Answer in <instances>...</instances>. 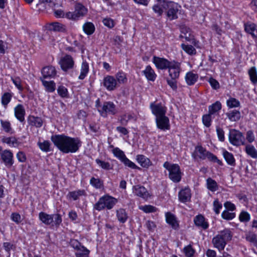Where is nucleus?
<instances>
[{
  "label": "nucleus",
  "mask_w": 257,
  "mask_h": 257,
  "mask_svg": "<svg viewBox=\"0 0 257 257\" xmlns=\"http://www.w3.org/2000/svg\"><path fill=\"white\" fill-rule=\"evenodd\" d=\"M96 163L102 169L106 170H108L112 169L109 163L101 161L98 159L96 160Z\"/></svg>",
  "instance_id": "obj_53"
},
{
  "label": "nucleus",
  "mask_w": 257,
  "mask_h": 257,
  "mask_svg": "<svg viewBox=\"0 0 257 257\" xmlns=\"http://www.w3.org/2000/svg\"><path fill=\"white\" fill-rule=\"evenodd\" d=\"M98 112L102 116L106 117L108 115L116 114L117 109L113 102L104 101L101 108H98Z\"/></svg>",
  "instance_id": "obj_8"
},
{
  "label": "nucleus",
  "mask_w": 257,
  "mask_h": 257,
  "mask_svg": "<svg viewBox=\"0 0 257 257\" xmlns=\"http://www.w3.org/2000/svg\"><path fill=\"white\" fill-rule=\"evenodd\" d=\"M50 31L63 32L65 30V26L58 22L52 23L48 27Z\"/></svg>",
  "instance_id": "obj_34"
},
{
  "label": "nucleus",
  "mask_w": 257,
  "mask_h": 257,
  "mask_svg": "<svg viewBox=\"0 0 257 257\" xmlns=\"http://www.w3.org/2000/svg\"><path fill=\"white\" fill-rule=\"evenodd\" d=\"M222 105L221 103L217 101L208 107V113L212 115L218 114V112L221 110Z\"/></svg>",
  "instance_id": "obj_26"
},
{
  "label": "nucleus",
  "mask_w": 257,
  "mask_h": 257,
  "mask_svg": "<svg viewBox=\"0 0 257 257\" xmlns=\"http://www.w3.org/2000/svg\"><path fill=\"white\" fill-rule=\"evenodd\" d=\"M183 251L185 255L187 257L193 256L195 252V250L192 248L190 244L185 246L183 249Z\"/></svg>",
  "instance_id": "obj_57"
},
{
  "label": "nucleus",
  "mask_w": 257,
  "mask_h": 257,
  "mask_svg": "<svg viewBox=\"0 0 257 257\" xmlns=\"http://www.w3.org/2000/svg\"><path fill=\"white\" fill-rule=\"evenodd\" d=\"M58 94L63 98L67 97L68 96V92L67 89L64 86L60 85L58 86L57 89Z\"/></svg>",
  "instance_id": "obj_52"
},
{
  "label": "nucleus",
  "mask_w": 257,
  "mask_h": 257,
  "mask_svg": "<svg viewBox=\"0 0 257 257\" xmlns=\"http://www.w3.org/2000/svg\"><path fill=\"white\" fill-rule=\"evenodd\" d=\"M103 86L107 90L112 91L118 87L116 79L112 76L107 75L105 77L103 81Z\"/></svg>",
  "instance_id": "obj_13"
},
{
  "label": "nucleus",
  "mask_w": 257,
  "mask_h": 257,
  "mask_svg": "<svg viewBox=\"0 0 257 257\" xmlns=\"http://www.w3.org/2000/svg\"><path fill=\"white\" fill-rule=\"evenodd\" d=\"M40 80L45 87L46 90L48 92H53L55 90L56 84L53 81H48L40 77Z\"/></svg>",
  "instance_id": "obj_27"
},
{
  "label": "nucleus",
  "mask_w": 257,
  "mask_h": 257,
  "mask_svg": "<svg viewBox=\"0 0 257 257\" xmlns=\"http://www.w3.org/2000/svg\"><path fill=\"white\" fill-rule=\"evenodd\" d=\"M89 250L84 246L81 247L80 249L75 253L76 257H88Z\"/></svg>",
  "instance_id": "obj_46"
},
{
  "label": "nucleus",
  "mask_w": 257,
  "mask_h": 257,
  "mask_svg": "<svg viewBox=\"0 0 257 257\" xmlns=\"http://www.w3.org/2000/svg\"><path fill=\"white\" fill-rule=\"evenodd\" d=\"M157 126L163 131L168 130L170 128L169 118L166 115L156 118Z\"/></svg>",
  "instance_id": "obj_14"
},
{
  "label": "nucleus",
  "mask_w": 257,
  "mask_h": 257,
  "mask_svg": "<svg viewBox=\"0 0 257 257\" xmlns=\"http://www.w3.org/2000/svg\"><path fill=\"white\" fill-rule=\"evenodd\" d=\"M112 153L116 157L121 161V162H122V160H123L126 157L124 152L118 148H114L112 150Z\"/></svg>",
  "instance_id": "obj_44"
},
{
  "label": "nucleus",
  "mask_w": 257,
  "mask_h": 257,
  "mask_svg": "<svg viewBox=\"0 0 257 257\" xmlns=\"http://www.w3.org/2000/svg\"><path fill=\"white\" fill-rule=\"evenodd\" d=\"M245 151L246 153L251 158H257V150L252 145H247L245 146Z\"/></svg>",
  "instance_id": "obj_38"
},
{
  "label": "nucleus",
  "mask_w": 257,
  "mask_h": 257,
  "mask_svg": "<svg viewBox=\"0 0 257 257\" xmlns=\"http://www.w3.org/2000/svg\"><path fill=\"white\" fill-rule=\"evenodd\" d=\"M157 4L153 7V10L155 13L158 14L159 16H162L163 13V8L160 4V2L157 0Z\"/></svg>",
  "instance_id": "obj_54"
},
{
  "label": "nucleus",
  "mask_w": 257,
  "mask_h": 257,
  "mask_svg": "<svg viewBox=\"0 0 257 257\" xmlns=\"http://www.w3.org/2000/svg\"><path fill=\"white\" fill-rule=\"evenodd\" d=\"M87 13V9L82 4L78 3L75 5V11L73 12L67 13L66 17L69 19L76 20L84 17Z\"/></svg>",
  "instance_id": "obj_7"
},
{
  "label": "nucleus",
  "mask_w": 257,
  "mask_h": 257,
  "mask_svg": "<svg viewBox=\"0 0 257 257\" xmlns=\"http://www.w3.org/2000/svg\"><path fill=\"white\" fill-rule=\"evenodd\" d=\"M39 218L46 225H50L52 223V214H48L45 212H41L39 214Z\"/></svg>",
  "instance_id": "obj_30"
},
{
  "label": "nucleus",
  "mask_w": 257,
  "mask_h": 257,
  "mask_svg": "<svg viewBox=\"0 0 257 257\" xmlns=\"http://www.w3.org/2000/svg\"><path fill=\"white\" fill-rule=\"evenodd\" d=\"M249 79L253 85L257 84V71L255 67H251L248 70Z\"/></svg>",
  "instance_id": "obj_36"
},
{
  "label": "nucleus",
  "mask_w": 257,
  "mask_h": 257,
  "mask_svg": "<svg viewBox=\"0 0 257 257\" xmlns=\"http://www.w3.org/2000/svg\"><path fill=\"white\" fill-rule=\"evenodd\" d=\"M223 156L226 162L228 165L232 166H235V160L232 154L228 152L225 150H223Z\"/></svg>",
  "instance_id": "obj_28"
},
{
  "label": "nucleus",
  "mask_w": 257,
  "mask_h": 257,
  "mask_svg": "<svg viewBox=\"0 0 257 257\" xmlns=\"http://www.w3.org/2000/svg\"><path fill=\"white\" fill-rule=\"evenodd\" d=\"M2 141L4 143H6L9 145H12L15 146V144L18 143L17 140L15 137H4L2 140Z\"/></svg>",
  "instance_id": "obj_51"
},
{
  "label": "nucleus",
  "mask_w": 257,
  "mask_h": 257,
  "mask_svg": "<svg viewBox=\"0 0 257 257\" xmlns=\"http://www.w3.org/2000/svg\"><path fill=\"white\" fill-rule=\"evenodd\" d=\"M142 73L145 76L148 81H154L157 75L154 70L150 65L146 66L145 69L142 71Z\"/></svg>",
  "instance_id": "obj_23"
},
{
  "label": "nucleus",
  "mask_w": 257,
  "mask_h": 257,
  "mask_svg": "<svg viewBox=\"0 0 257 257\" xmlns=\"http://www.w3.org/2000/svg\"><path fill=\"white\" fill-rule=\"evenodd\" d=\"M168 69H169V76L172 79H176L179 78L181 70L180 65L179 63L172 62Z\"/></svg>",
  "instance_id": "obj_17"
},
{
  "label": "nucleus",
  "mask_w": 257,
  "mask_h": 257,
  "mask_svg": "<svg viewBox=\"0 0 257 257\" xmlns=\"http://www.w3.org/2000/svg\"><path fill=\"white\" fill-rule=\"evenodd\" d=\"M166 222L170 225L172 228L177 229L179 225L176 216L170 212H166L165 214Z\"/></svg>",
  "instance_id": "obj_20"
},
{
  "label": "nucleus",
  "mask_w": 257,
  "mask_h": 257,
  "mask_svg": "<svg viewBox=\"0 0 257 257\" xmlns=\"http://www.w3.org/2000/svg\"><path fill=\"white\" fill-rule=\"evenodd\" d=\"M137 160L138 163L144 168H148L151 165L150 160L142 155L137 156Z\"/></svg>",
  "instance_id": "obj_32"
},
{
  "label": "nucleus",
  "mask_w": 257,
  "mask_h": 257,
  "mask_svg": "<svg viewBox=\"0 0 257 257\" xmlns=\"http://www.w3.org/2000/svg\"><path fill=\"white\" fill-rule=\"evenodd\" d=\"M12 97L13 94L10 92H5L2 96V104L5 108L7 107Z\"/></svg>",
  "instance_id": "obj_39"
},
{
  "label": "nucleus",
  "mask_w": 257,
  "mask_h": 257,
  "mask_svg": "<svg viewBox=\"0 0 257 257\" xmlns=\"http://www.w3.org/2000/svg\"><path fill=\"white\" fill-rule=\"evenodd\" d=\"M62 70L67 71L73 68L74 65V61L73 58L69 55H66L62 57L59 62Z\"/></svg>",
  "instance_id": "obj_9"
},
{
  "label": "nucleus",
  "mask_w": 257,
  "mask_h": 257,
  "mask_svg": "<svg viewBox=\"0 0 257 257\" xmlns=\"http://www.w3.org/2000/svg\"><path fill=\"white\" fill-rule=\"evenodd\" d=\"M227 105L229 108L237 107L240 106V102L236 98L231 97L227 100Z\"/></svg>",
  "instance_id": "obj_48"
},
{
  "label": "nucleus",
  "mask_w": 257,
  "mask_h": 257,
  "mask_svg": "<svg viewBox=\"0 0 257 257\" xmlns=\"http://www.w3.org/2000/svg\"><path fill=\"white\" fill-rule=\"evenodd\" d=\"M51 140L61 152L65 154L76 152L82 144L78 138H72L65 135H53Z\"/></svg>",
  "instance_id": "obj_1"
},
{
  "label": "nucleus",
  "mask_w": 257,
  "mask_h": 257,
  "mask_svg": "<svg viewBox=\"0 0 257 257\" xmlns=\"http://www.w3.org/2000/svg\"><path fill=\"white\" fill-rule=\"evenodd\" d=\"M239 219L241 222H247L250 219V215L247 212L242 211L239 214Z\"/></svg>",
  "instance_id": "obj_61"
},
{
  "label": "nucleus",
  "mask_w": 257,
  "mask_h": 257,
  "mask_svg": "<svg viewBox=\"0 0 257 257\" xmlns=\"http://www.w3.org/2000/svg\"><path fill=\"white\" fill-rule=\"evenodd\" d=\"M226 115L231 121H238L241 118L240 111L235 109L226 112Z\"/></svg>",
  "instance_id": "obj_25"
},
{
  "label": "nucleus",
  "mask_w": 257,
  "mask_h": 257,
  "mask_svg": "<svg viewBox=\"0 0 257 257\" xmlns=\"http://www.w3.org/2000/svg\"><path fill=\"white\" fill-rule=\"evenodd\" d=\"M122 162L126 166L135 169H140V168L138 167L134 163L130 161L128 158L125 157Z\"/></svg>",
  "instance_id": "obj_60"
},
{
  "label": "nucleus",
  "mask_w": 257,
  "mask_h": 257,
  "mask_svg": "<svg viewBox=\"0 0 257 257\" xmlns=\"http://www.w3.org/2000/svg\"><path fill=\"white\" fill-rule=\"evenodd\" d=\"M245 30L246 32L251 34L252 35H254L255 32L257 34V28L255 25L254 24L246 25L245 27Z\"/></svg>",
  "instance_id": "obj_59"
},
{
  "label": "nucleus",
  "mask_w": 257,
  "mask_h": 257,
  "mask_svg": "<svg viewBox=\"0 0 257 257\" xmlns=\"http://www.w3.org/2000/svg\"><path fill=\"white\" fill-rule=\"evenodd\" d=\"M116 216L118 221L122 223H124L128 218L125 210L122 208H120L117 210Z\"/></svg>",
  "instance_id": "obj_37"
},
{
  "label": "nucleus",
  "mask_w": 257,
  "mask_h": 257,
  "mask_svg": "<svg viewBox=\"0 0 257 257\" xmlns=\"http://www.w3.org/2000/svg\"><path fill=\"white\" fill-rule=\"evenodd\" d=\"M180 201L185 203L190 200L191 198V191L189 188H185L182 189L178 194Z\"/></svg>",
  "instance_id": "obj_21"
},
{
  "label": "nucleus",
  "mask_w": 257,
  "mask_h": 257,
  "mask_svg": "<svg viewBox=\"0 0 257 257\" xmlns=\"http://www.w3.org/2000/svg\"><path fill=\"white\" fill-rule=\"evenodd\" d=\"M195 225L204 230L207 229L209 227V224L206 221L205 217L201 214H199L194 218Z\"/></svg>",
  "instance_id": "obj_18"
},
{
  "label": "nucleus",
  "mask_w": 257,
  "mask_h": 257,
  "mask_svg": "<svg viewBox=\"0 0 257 257\" xmlns=\"http://www.w3.org/2000/svg\"><path fill=\"white\" fill-rule=\"evenodd\" d=\"M212 115L208 114H204L202 116V122L203 124L207 127L211 125V122Z\"/></svg>",
  "instance_id": "obj_47"
},
{
  "label": "nucleus",
  "mask_w": 257,
  "mask_h": 257,
  "mask_svg": "<svg viewBox=\"0 0 257 257\" xmlns=\"http://www.w3.org/2000/svg\"><path fill=\"white\" fill-rule=\"evenodd\" d=\"M117 202V199L109 195H104L100 197L94 205V209L101 211L106 208L110 210L113 208Z\"/></svg>",
  "instance_id": "obj_5"
},
{
  "label": "nucleus",
  "mask_w": 257,
  "mask_h": 257,
  "mask_svg": "<svg viewBox=\"0 0 257 257\" xmlns=\"http://www.w3.org/2000/svg\"><path fill=\"white\" fill-rule=\"evenodd\" d=\"M150 108L152 110V113L156 116V118L166 115L167 107L161 103L157 104L151 103L150 104Z\"/></svg>",
  "instance_id": "obj_10"
},
{
  "label": "nucleus",
  "mask_w": 257,
  "mask_h": 257,
  "mask_svg": "<svg viewBox=\"0 0 257 257\" xmlns=\"http://www.w3.org/2000/svg\"><path fill=\"white\" fill-rule=\"evenodd\" d=\"M0 121L2 127L5 132L7 133H10L11 134H12L14 133V131H13V129L11 127V125L10 121L7 120H3L2 119H1Z\"/></svg>",
  "instance_id": "obj_41"
},
{
  "label": "nucleus",
  "mask_w": 257,
  "mask_h": 257,
  "mask_svg": "<svg viewBox=\"0 0 257 257\" xmlns=\"http://www.w3.org/2000/svg\"><path fill=\"white\" fill-rule=\"evenodd\" d=\"M90 183L96 188L100 189L103 187L102 182L98 178H91Z\"/></svg>",
  "instance_id": "obj_49"
},
{
  "label": "nucleus",
  "mask_w": 257,
  "mask_h": 257,
  "mask_svg": "<svg viewBox=\"0 0 257 257\" xmlns=\"http://www.w3.org/2000/svg\"><path fill=\"white\" fill-rule=\"evenodd\" d=\"M181 46L182 49L189 55H193L196 53V49L192 45L182 44Z\"/></svg>",
  "instance_id": "obj_42"
},
{
  "label": "nucleus",
  "mask_w": 257,
  "mask_h": 257,
  "mask_svg": "<svg viewBox=\"0 0 257 257\" xmlns=\"http://www.w3.org/2000/svg\"><path fill=\"white\" fill-rule=\"evenodd\" d=\"M42 78H54L57 75V70L54 66L49 65L43 68L41 71Z\"/></svg>",
  "instance_id": "obj_15"
},
{
  "label": "nucleus",
  "mask_w": 257,
  "mask_h": 257,
  "mask_svg": "<svg viewBox=\"0 0 257 257\" xmlns=\"http://www.w3.org/2000/svg\"><path fill=\"white\" fill-rule=\"evenodd\" d=\"M116 78L118 83H124L127 81L126 75L122 72H118L116 74Z\"/></svg>",
  "instance_id": "obj_55"
},
{
  "label": "nucleus",
  "mask_w": 257,
  "mask_h": 257,
  "mask_svg": "<svg viewBox=\"0 0 257 257\" xmlns=\"http://www.w3.org/2000/svg\"><path fill=\"white\" fill-rule=\"evenodd\" d=\"M246 239L247 241L253 243L254 245L257 242V236L252 233H249L246 235Z\"/></svg>",
  "instance_id": "obj_64"
},
{
  "label": "nucleus",
  "mask_w": 257,
  "mask_h": 257,
  "mask_svg": "<svg viewBox=\"0 0 257 257\" xmlns=\"http://www.w3.org/2000/svg\"><path fill=\"white\" fill-rule=\"evenodd\" d=\"M85 195L86 192L84 190H78L69 192L67 195V197L69 199H72L73 200H76L80 196Z\"/></svg>",
  "instance_id": "obj_29"
},
{
  "label": "nucleus",
  "mask_w": 257,
  "mask_h": 257,
  "mask_svg": "<svg viewBox=\"0 0 257 257\" xmlns=\"http://www.w3.org/2000/svg\"><path fill=\"white\" fill-rule=\"evenodd\" d=\"M208 151L201 146H197L195 148V150L192 154V157L196 160L198 159L205 160L206 159V156Z\"/></svg>",
  "instance_id": "obj_16"
},
{
  "label": "nucleus",
  "mask_w": 257,
  "mask_h": 257,
  "mask_svg": "<svg viewBox=\"0 0 257 257\" xmlns=\"http://www.w3.org/2000/svg\"><path fill=\"white\" fill-rule=\"evenodd\" d=\"M165 11L167 18L170 21L178 19V13L181 6L177 3L167 0H158Z\"/></svg>",
  "instance_id": "obj_3"
},
{
  "label": "nucleus",
  "mask_w": 257,
  "mask_h": 257,
  "mask_svg": "<svg viewBox=\"0 0 257 257\" xmlns=\"http://www.w3.org/2000/svg\"><path fill=\"white\" fill-rule=\"evenodd\" d=\"M1 158L2 162L8 168L12 167L14 163L13 154L9 150H4L1 156Z\"/></svg>",
  "instance_id": "obj_11"
},
{
  "label": "nucleus",
  "mask_w": 257,
  "mask_h": 257,
  "mask_svg": "<svg viewBox=\"0 0 257 257\" xmlns=\"http://www.w3.org/2000/svg\"><path fill=\"white\" fill-rule=\"evenodd\" d=\"M229 141L232 145L238 147L245 144V138L242 133L238 130L231 129L229 131Z\"/></svg>",
  "instance_id": "obj_6"
},
{
  "label": "nucleus",
  "mask_w": 257,
  "mask_h": 257,
  "mask_svg": "<svg viewBox=\"0 0 257 257\" xmlns=\"http://www.w3.org/2000/svg\"><path fill=\"white\" fill-rule=\"evenodd\" d=\"M163 167L169 171V178L174 183L179 182L182 178L180 168L178 164L165 162Z\"/></svg>",
  "instance_id": "obj_4"
},
{
  "label": "nucleus",
  "mask_w": 257,
  "mask_h": 257,
  "mask_svg": "<svg viewBox=\"0 0 257 257\" xmlns=\"http://www.w3.org/2000/svg\"><path fill=\"white\" fill-rule=\"evenodd\" d=\"M15 115L21 122L25 120V110L22 104H18L15 108Z\"/></svg>",
  "instance_id": "obj_22"
},
{
  "label": "nucleus",
  "mask_w": 257,
  "mask_h": 257,
  "mask_svg": "<svg viewBox=\"0 0 257 257\" xmlns=\"http://www.w3.org/2000/svg\"><path fill=\"white\" fill-rule=\"evenodd\" d=\"M153 62L158 69H167L171 64L167 59L154 56L153 58Z\"/></svg>",
  "instance_id": "obj_12"
},
{
  "label": "nucleus",
  "mask_w": 257,
  "mask_h": 257,
  "mask_svg": "<svg viewBox=\"0 0 257 257\" xmlns=\"http://www.w3.org/2000/svg\"><path fill=\"white\" fill-rule=\"evenodd\" d=\"M216 132L219 140L221 142H224L225 138L224 132L223 129L217 126H216Z\"/></svg>",
  "instance_id": "obj_63"
},
{
  "label": "nucleus",
  "mask_w": 257,
  "mask_h": 257,
  "mask_svg": "<svg viewBox=\"0 0 257 257\" xmlns=\"http://www.w3.org/2000/svg\"><path fill=\"white\" fill-rule=\"evenodd\" d=\"M198 78V74L189 72L186 75L185 80L188 85H192L197 81Z\"/></svg>",
  "instance_id": "obj_31"
},
{
  "label": "nucleus",
  "mask_w": 257,
  "mask_h": 257,
  "mask_svg": "<svg viewBox=\"0 0 257 257\" xmlns=\"http://www.w3.org/2000/svg\"><path fill=\"white\" fill-rule=\"evenodd\" d=\"M38 146L39 148L44 152H48L50 151V143L48 141H44L43 142H39L38 143Z\"/></svg>",
  "instance_id": "obj_43"
},
{
  "label": "nucleus",
  "mask_w": 257,
  "mask_h": 257,
  "mask_svg": "<svg viewBox=\"0 0 257 257\" xmlns=\"http://www.w3.org/2000/svg\"><path fill=\"white\" fill-rule=\"evenodd\" d=\"M232 235L228 229L221 231L219 233L214 236L212 240L214 247L217 248L220 252L224 249L227 241L231 240Z\"/></svg>",
  "instance_id": "obj_2"
},
{
  "label": "nucleus",
  "mask_w": 257,
  "mask_h": 257,
  "mask_svg": "<svg viewBox=\"0 0 257 257\" xmlns=\"http://www.w3.org/2000/svg\"><path fill=\"white\" fill-rule=\"evenodd\" d=\"M28 122L29 125L37 127H40L43 124V120L41 118L33 115H30L28 118Z\"/></svg>",
  "instance_id": "obj_24"
},
{
  "label": "nucleus",
  "mask_w": 257,
  "mask_h": 257,
  "mask_svg": "<svg viewBox=\"0 0 257 257\" xmlns=\"http://www.w3.org/2000/svg\"><path fill=\"white\" fill-rule=\"evenodd\" d=\"M222 207V204L219 202L218 199H216L213 202V210L216 214L220 212V209Z\"/></svg>",
  "instance_id": "obj_62"
},
{
  "label": "nucleus",
  "mask_w": 257,
  "mask_h": 257,
  "mask_svg": "<svg viewBox=\"0 0 257 257\" xmlns=\"http://www.w3.org/2000/svg\"><path fill=\"white\" fill-rule=\"evenodd\" d=\"M89 72V65L86 61H83L81 64L80 74L78 77L80 80H83Z\"/></svg>",
  "instance_id": "obj_33"
},
{
  "label": "nucleus",
  "mask_w": 257,
  "mask_h": 257,
  "mask_svg": "<svg viewBox=\"0 0 257 257\" xmlns=\"http://www.w3.org/2000/svg\"><path fill=\"white\" fill-rule=\"evenodd\" d=\"M206 158L211 162L217 163L220 166L223 165L222 161L219 160L215 155L209 151L207 154Z\"/></svg>",
  "instance_id": "obj_45"
},
{
  "label": "nucleus",
  "mask_w": 257,
  "mask_h": 257,
  "mask_svg": "<svg viewBox=\"0 0 257 257\" xmlns=\"http://www.w3.org/2000/svg\"><path fill=\"white\" fill-rule=\"evenodd\" d=\"M134 193L137 196L144 199H148L150 197V194L147 190L143 186L136 185L133 187Z\"/></svg>",
  "instance_id": "obj_19"
},
{
  "label": "nucleus",
  "mask_w": 257,
  "mask_h": 257,
  "mask_svg": "<svg viewBox=\"0 0 257 257\" xmlns=\"http://www.w3.org/2000/svg\"><path fill=\"white\" fill-rule=\"evenodd\" d=\"M206 185L207 189L212 192H215L218 189V185L217 182L211 178L207 179Z\"/></svg>",
  "instance_id": "obj_35"
},
{
  "label": "nucleus",
  "mask_w": 257,
  "mask_h": 257,
  "mask_svg": "<svg viewBox=\"0 0 257 257\" xmlns=\"http://www.w3.org/2000/svg\"><path fill=\"white\" fill-rule=\"evenodd\" d=\"M83 29L84 32L87 35H91L93 34L95 30L94 25L90 22H87L84 24Z\"/></svg>",
  "instance_id": "obj_40"
},
{
  "label": "nucleus",
  "mask_w": 257,
  "mask_h": 257,
  "mask_svg": "<svg viewBox=\"0 0 257 257\" xmlns=\"http://www.w3.org/2000/svg\"><path fill=\"white\" fill-rule=\"evenodd\" d=\"M140 209L145 213L154 212L157 210V208L155 207L150 205L141 206L140 207Z\"/></svg>",
  "instance_id": "obj_56"
},
{
  "label": "nucleus",
  "mask_w": 257,
  "mask_h": 257,
  "mask_svg": "<svg viewBox=\"0 0 257 257\" xmlns=\"http://www.w3.org/2000/svg\"><path fill=\"white\" fill-rule=\"evenodd\" d=\"M222 217L225 220H231L235 216V213L229 212L228 210H224L221 214Z\"/></svg>",
  "instance_id": "obj_58"
},
{
  "label": "nucleus",
  "mask_w": 257,
  "mask_h": 257,
  "mask_svg": "<svg viewBox=\"0 0 257 257\" xmlns=\"http://www.w3.org/2000/svg\"><path fill=\"white\" fill-rule=\"evenodd\" d=\"M52 223H54L56 227L59 226L62 222L61 216L58 213L52 214Z\"/></svg>",
  "instance_id": "obj_50"
}]
</instances>
